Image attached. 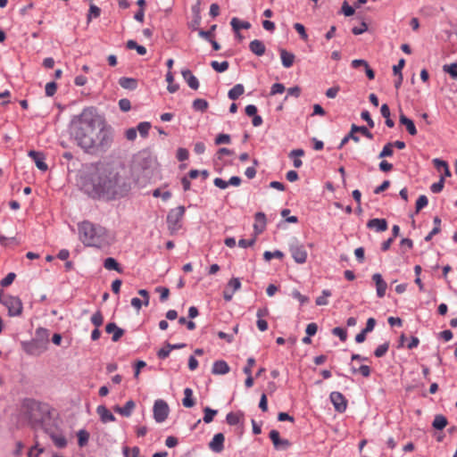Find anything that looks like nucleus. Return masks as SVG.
Segmentation results:
<instances>
[{"label":"nucleus","mask_w":457,"mask_h":457,"mask_svg":"<svg viewBox=\"0 0 457 457\" xmlns=\"http://www.w3.org/2000/svg\"><path fill=\"white\" fill-rule=\"evenodd\" d=\"M74 138L87 152L105 150L112 142V131L93 108L84 109L75 123Z\"/></svg>","instance_id":"f257e3e1"},{"label":"nucleus","mask_w":457,"mask_h":457,"mask_svg":"<svg viewBox=\"0 0 457 457\" xmlns=\"http://www.w3.org/2000/svg\"><path fill=\"white\" fill-rule=\"evenodd\" d=\"M82 189L92 197L112 199L123 193L122 178L110 164L97 163L81 178Z\"/></svg>","instance_id":"f03ea898"},{"label":"nucleus","mask_w":457,"mask_h":457,"mask_svg":"<svg viewBox=\"0 0 457 457\" xmlns=\"http://www.w3.org/2000/svg\"><path fill=\"white\" fill-rule=\"evenodd\" d=\"M79 240L86 246L102 248L110 245L109 234L105 228L85 220L78 225Z\"/></svg>","instance_id":"7ed1b4c3"},{"label":"nucleus","mask_w":457,"mask_h":457,"mask_svg":"<svg viewBox=\"0 0 457 457\" xmlns=\"http://www.w3.org/2000/svg\"><path fill=\"white\" fill-rule=\"evenodd\" d=\"M21 411L31 425H38L44 421L48 410L45 404L32 399H26L22 403Z\"/></svg>","instance_id":"20e7f679"},{"label":"nucleus","mask_w":457,"mask_h":457,"mask_svg":"<svg viewBox=\"0 0 457 457\" xmlns=\"http://www.w3.org/2000/svg\"><path fill=\"white\" fill-rule=\"evenodd\" d=\"M185 211L184 206H178L169 212L167 223L171 232H176L181 228V220L185 215Z\"/></svg>","instance_id":"39448f33"},{"label":"nucleus","mask_w":457,"mask_h":457,"mask_svg":"<svg viewBox=\"0 0 457 457\" xmlns=\"http://www.w3.org/2000/svg\"><path fill=\"white\" fill-rule=\"evenodd\" d=\"M22 349L29 355H39L46 349V340L40 341L32 339L30 341L21 343Z\"/></svg>","instance_id":"423d86ee"},{"label":"nucleus","mask_w":457,"mask_h":457,"mask_svg":"<svg viewBox=\"0 0 457 457\" xmlns=\"http://www.w3.org/2000/svg\"><path fill=\"white\" fill-rule=\"evenodd\" d=\"M2 303L8 309L10 316H20L22 313L23 305L19 297L8 295Z\"/></svg>","instance_id":"0eeeda50"},{"label":"nucleus","mask_w":457,"mask_h":457,"mask_svg":"<svg viewBox=\"0 0 457 457\" xmlns=\"http://www.w3.org/2000/svg\"><path fill=\"white\" fill-rule=\"evenodd\" d=\"M289 251L295 262L303 264L306 262L308 254L303 245L294 240L289 245Z\"/></svg>","instance_id":"6e6552de"},{"label":"nucleus","mask_w":457,"mask_h":457,"mask_svg":"<svg viewBox=\"0 0 457 457\" xmlns=\"http://www.w3.org/2000/svg\"><path fill=\"white\" fill-rule=\"evenodd\" d=\"M169 406L163 400H156L154 405V418L156 422H163L169 415Z\"/></svg>","instance_id":"1a4fd4ad"},{"label":"nucleus","mask_w":457,"mask_h":457,"mask_svg":"<svg viewBox=\"0 0 457 457\" xmlns=\"http://www.w3.org/2000/svg\"><path fill=\"white\" fill-rule=\"evenodd\" d=\"M240 287H241V282H240L239 278H231L228 282V285H227L226 288L223 291V297H224V299L227 302H229L232 299L234 294L238 289H240Z\"/></svg>","instance_id":"9d476101"},{"label":"nucleus","mask_w":457,"mask_h":457,"mask_svg":"<svg viewBox=\"0 0 457 457\" xmlns=\"http://www.w3.org/2000/svg\"><path fill=\"white\" fill-rule=\"evenodd\" d=\"M330 401L333 403L335 409L338 412H344L347 407V400L339 392H332L330 394Z\"/></svg>","instance_id":"9b49d317"},{"label":"nucleus","mask_w":457,"mask_h":457,"mask_svg":"<svg viewBox=\"0 0 457 457\" xmlns=\"http://www.w3.org/2000/svg\"><path fill=\"white\" fill-rule=\"evenodd\" d=\"M270 438L277 450H287L291 445V443L287 439L280 438L278 430H271L270 432Z\"/></svg>","instance_id":"f8f14e48"},{"label":"nucleus","mask_w":457,"mask_h":457,"mask_svg":"<svg viewBox=\"0 0 457 457\" xmlns=\"http://www.w3.org/2000/svg\"><path fill=\"white\" fill-rule=\"evenodd\" d=\"M29 156L31 157L32 160L35 162V164L38 170L42 171L47 170L48 166L45 162L46 158L43 153L32 150L29 152Z\"/></svg>","instance_id":"ddd939ff"},{"label":"nucleus","mask_w":457,"mask_h":457,"mask_svg":"<svg viewBox=\"0 0 457 457\" xmlns=\"http://www.w3.org/2000/svg\"><path fill=\"white\" fill-rule=\"evenodd\" d=\"M372 279L376 284L377 295L378 297L382 298L386 291L387 284L383 279L382 276L379 273H376L372 276Z\"/></svg>","instance_id":"4468645a"},{"label":"nucleus","mask_w":457,"mask_h":457,"mask_svg":"<svg viewBox=\"0 0 457 457\" xmlns=\"http://www.w3.org/2000/svg\"><path fill=\"white\" fill-rule=\"evenodd\" d=\"M224 441H225L224 435L222 433H218V434L214 435L213 438L209 443V447L212 451H213L215 453H220L224 448V446H223Z\"/></svg>","instance_id":"2eb2a0df"},{"label":"nucleus","mask_w":457,"mask_h":457,"mask_svg":"<svg viewBox=\"0 0 457 457\" xmlns=\"http://www.w3.org/2000/svg\"><path fill=\"white\" fill-rule=\"evenodd\" d=\"M367 227L375 229L377 232L386 231L388 228L387 222L385 219H371L368 221Z\"/></svg>","instance_id":"dca6fc26"},{"label":"nucleus","mask_w":457,"mask_h":457,"mask_svg":"<svg viewBox=\"0 0 457 457\" xmlns=\"http://www.w3.org/2000/svg\"><path fill=\"white\" fill-rule=\"evenodd\" d=\"M183 79L187 81L188 87L194 90L198 89L199 81L197 78L191 72V71L186 69L181 71Z\"/></svg>","instance_id":"f3484780"},{"label":"nucleus","mask_w":457,"mask_h":457,"mask_svg":"<svg viewBox=\"0 0 457 457\" xmlns=\"http://www.w3.org/2000/svg\"><path fill=\"white\" fill-rule=\"evenodd\" d=\"M105 331L108 334H112V341L117 342L124 335V330L119 328L115 323L111 322L105 326Z\"/></svg>","instance_id":"a211bd4d"},{"label":"nucleus","mask_w":457,"mask_h":457,"mask_svg":"<svg viewBox=\"0 0 457 457\" xmlns=\"http://www.w3.org/2000/svg\"><path fill=\"white\" fill-rule=\"evenodd\" d=\"M399 121H400V124L405 126V128L410 135H411V136L417 135V129H416L414 122L411 119L406 117L403 113L400 114Z\"/></svg>","instance_id":"6ab92c4d"},{"label":"nucleus","mask_w":457,"mask_h":457,"mask_svg":"<svg viewBox=\"0 0 457 457\" xmlns=\"http://www.w3.org/2000/svg\"><path fill=\"white\" fill-rule=\"evenodd\" d=\"M249 48L251 52L256 54L257 56L263 55L266 50L265 45L261 40L258 39L251 41L249 44Z\"/></svg>","instance_id":"aec40b11"},{"label":"nucleus","mask_w":457,"mask_h":457,"mask_svg":"<svg viewBox=\"0 0 457 457\" xmlns=\"http://www.w3.org/2000/svg\"><path fill=\"white\" fill-rule=\"evenodd\" d=\"M97 414L100 416L104 423L112 422L115 420L113 414L104 406H98L96 409Z\"/></svg>","instance_id":"412c9836"},{"label":"nucleus","mask_w":457,"mask_h":457,"mask_svg":"<svg viewBox=\"0 0 457 457\" xmlns=\"http://www.w3.org/2000/svg\"><path fill=\"white\" fill-rule=\"evenodd\" d=\"M229 367L224 361H217L213 363L212 372L217 375H224L228 373Z\"/></svg>","instance_id":"4be33fe9"},{"label":"nucleus","mask_w":457,"mask_h":457,"mask_svg":"<svg viewBox=\"0 0 457 457\" xmlns=\"http://www.w3.org/2000/svg\"><path fill=\"white\" fill-rule=\"evenodd\" d=\"M134 408L135 403L132 400H129L126 403V404L123 407L115 406L114 411L122 416L129 417Z\"/></svg>","instance_id":"5701e85b"},{"label":"nucleus","mask_w":457,"mask_h":457,"mask_svg":"<svg viewBox=\"0 0 457 457\" xmlns=\"http://www.w3.org/2000/svg\"><path fill=\"white\" fill-rule=\"evenodd\" d=\"M280 58L282 64L285 68H290L295 62V54L287 52L285 49L280 50Z\"/></svg>","instance_id":"b1692460"},{"label":"nucleus","mask_w":457,"mask_h":457,"mask_svg":"<svg viewBox=\"0 0 457 457\" xmlns=\"http://www.w3.org/2000/svg\"><path fill=\"white\" fill-rule=\"evenodd\" d=\"M266 218L264 213L257 212L255 214V223L253 225L254 229L257 233H262L265 228Z\"/></svg>","instance_id":"393cba45"},{"label":"nucleus","mask_w":457,"mask_h":457,"mask_svg":"<svg viewBox=\"0 0 457 457\" xmlns=\"http://www.w3.org/2000/svg\"><path fill=\"white\" fill-rule=\"evenodd\" d=\"M243 420H244V413L241 411L228 412L226 417L227 422L231 426L239 424Z\"/></svg>","instance_id":"a878e982"},{"label":"nucleus","mask_w":457,"mask_h":457,"mask_svg":"<svg viewBox=\"0 0 457 457\" xmlns=\"http://www.w3.org/2000/svg\"><path fill=\"white\" fill-rule=\"evenodd\" d=\"M182 403L186 408H191L195 404V402L193 398V390L189 387L184 389V398L182 400Z\"/></svg>","instance_id":"bb28decb"},{"label":"nucleus","mask_w":457,"mask_h":457,"mask_svg":"<svg viewBox=\"0 0 457 457\" xmlns=\"http://www.w3.org/2000/svg\"><path fill=\"white\" fill-rule=\"evenodd\" d=\"M230 25L233 30L237 33H238L241 29H248L251 28L250 22L240 21L236 17L232 18Z\"/></svg>","instance_id":"cd10ccee"},{"label":"nucleus","mask_w":457,"mask_h":457,"mask_svg":"<svg viewBox=\"0 0 457 457\" xmlns=\"http://www.w3.org/2000/svg\"><path fill=\"white\" fill-rule=\"evenodd\" d=\"M245 92V87L242 84L235 85L228 93V96L231 100H237Z\"/></svg>","instance_id":"c85d7f7f"},{"label":"nucleus","mask_w":457,"mask_h":457,"mask_svg":"<svg viewBox=\"0 0 457 457\" xmlns=\"http://www.w3.org/2000/svg\"><path fill=\"white\" fill-rule=\"evenodd\" d=\"M104 267L108 270H116L118 271L119 273H121L122 272V270L120 269V264L118 263V262L112 258V257H108L104 260Z\"/></svg>","instance_id":"c756f323"},{"label":"nucleus","mask_w":457,"mask_h":457,"mask_svg":"<svg viewBox=\"0 0 457 457\" xmlns=\"http://www.w3.org/2000/svg\"><path fill=\"white\" fill-rule=\"evenodd\" d=\"M119 84L121 87L126 89H135L137 82L135 79L122 77L119 79Z\"/></svg>","instance_id":"7c9ffc66"},{"label":"nucleus","mask_w":457,"mask_h":457,"mask_svg":"<svg viewBox=\"0 0 457 457\" xmlns=\"http://www.w3.org/2000/svg\"><path fill=\"white\" fill-rule=\"evenodd\" d=\"M303 154L304 151L303 149H295L290 152L289 157L294 159V166L295 168H300L303 165V162L298 157Z\"/></svg>","instance_id":"2f4dec72"},{"label":"nucleus","mask_w":457,"mask_h":457,"mask_svg":"<svg viewBox=\"0 0 457 457\" xmlns=\"http://www.w3.org/2000/svg\"><path fill=\"white\" fill-rule=\"evenodd\" d=\"M435 227L434 228H431V231L428 233V235L425 237L426 241H430L432 237L438 234L441 230V220L439 217L436 216L433 220Z\"/></svg>","instance_id":"473e14b6"},{"label":"nucleus","mask_w":457,"mask_h":457,"mask_svg":"<svg viewBox=\"0 0 457 457\" xmlns=\"http://www.w3.org/2000/svg\"><path fill=\"white\" fill-rule=\"evenodd\" d=\"M447 425V420L444 415H436L433 420L432 426L436 429H443Z\"/></svg>","instance_id":"72a5a7b5"},{"label":"nucleus","mask_w":457,"mask_h":457,"mask_svg":"<svg viewBox=\"0 0 457 457\" xmlns=\"http://www.w3.org/2000/svg\"><path fill=\"white\" fill-rule=\"evenodd\" d=\"M123 453L125 457H144L140 453V449L137 446L129 448L128 446L123 448Z\"/></svg>","instance_id":"f704fd0d"},{"label":"nucleus","mask_w":457,"mask_h":457,"mask_svg":"<svg viewBox=\"0 0 457 457\" xmlns=\"http://www.w3.org/2000/svg\"><path fill=\"white\" fill-rule=\"evenodd\" d=\"M77 436H78V444L80 447H83L87 444L88 439H89V434L87 431H86L84 429H80L78 432Z\"/></svg>","instance_id":"c9c22d12"},{"label":"nucleus","mask_w":457,"mask_h":457,"mask_svg":"<svg viewBox=\"0 0 457 457\" xmlns=\"http://www.w3.org/2000/svg\"><path fill=\"white\" fill-rule=\"evenodd\" d=\"M51 438L58 448H64L67 445V440L62 435L52 434Z\"/></svg>","instance_id":"e433bc0d"},{"label":"nucleus","mask_w":457,"mask_h":457,"mask_svg":"<svg viewBox=\"0 0 457 457\" xmlns=\"http://www.w3.org/2000/svg\"><path fill=\"white\" fill-rule=\"evenodd\" d=\"M208 102L202 98H197L193 102V108L195 111L204 112L208 108Z\"/></svg>","instance_id":"4c0bfd02"},{"label":"nucleus","mask_w":457,"mask_h":457,"mask_svg":"<svg viewBox=\"0 0 457 457\" xmlns=\"http://www.w3.org/2000/svg\"><path fill=\"white\" fill-rule=\"evenodd\" d=\"M331 295V292L329 290H323L322 295L316 298V304L319 306L327 305L328 303V298Z\"/></svg>","instance_id":"58836bf2"},{"label":"nucleus","mask_w":457,"mask_h":457,"mask_svg":"<svg viewBox=\"0 0 457 457\" xmlns=\"http://www.w3.org/2000/svg\"><path fill=\"white\" fill-rule=\"evenodd\" d=\"M211 66L212 68L218 71V72H224L228 70V62L227 61H224L222 62H219L217 61H212L211 62Z\"/></svg>","instance_id":"ea45409f"},{"label":"nucleus","mask_w":457,"mask_h":457,"mask_svg":"<svg viewBox=\"0 0 457 457\" xmlns=\"http://www.w3.org/2000/svg\"><path fill=\"white\" fill-rule=\"evenodd\" d=\"M127 47L129 49H136L140 55H144L146 54V48L143 46L137 45V42L134 40H129L127 42Z\"/></svg>","instance_id":"a19ab883"},{"label":"nucleus","mask_w":457,"mask_h":457,"mask_svg":"<svg viewBox=\"0 0 457 457\" xmlns=\"http://www.w3.org/2000/svg\"><path fill=\"white\" fill-rule=\"evenodd\" d=\"M443 71L448 73L453 79H457V62L444 65Z\"/></svg>","instance_id":"79ce46f5"},{"label":"nucleus","mask_w":457,"mask_h":457,"mask_svg":"<svg viewBox=\"0 0 457 457\" xmlns=\"http://www.w3.org/2000/svg\"><path fill=\"white\" fill-rule=\"evenodd\" d=\"M204 421L205 423H211L213 419H214V416L217 414V411L216 410H212L211 409L210 407H205L204 409Z\"/></svg>","instance_id":"37998d69"},{"label":"nucleus","mask_w":457,"mask_h":457,"mask_svg":"<svg viewBox=\"0 0 457 457\" xmlns=\"http://www.w3.org/2000/svg\"><path fill=\"white\" fill-rule=\"evenodd\" d=\"M283 256H284V253L278 250L275 251V252L266 251L263 253V258L266 262H270L273 258L282 259Z\"/></svg>","instance_id":"c03bdc74"},{"label":"nucleus","mask_w":457,"mask_h":457,"mask_svg":"<svg viewBox=\"0 0 457 457\" xmlns=\"http://www.w3.org/2000/svg\"><path fill=\"white\" fill-rule=\"evenodd\" d=\"M150 129H151V124L146 121L140 122L137 128V131L143 137H145L148 135Z\"/></svg>","instance_id":"a18cd8bd"},{"label":"nucleus","mask_w":457,"mask_h":457,"mask_svg":"<svg viewBox=\"0 0 457 457\" xmlns=\"http://www.w3.org/2000/svg\"><path fill=\"white\" fill-rule=\"evenodd\" d=\"M393 144L387 143L382 149V151L378 154V158H385L389 157L393 155Z\"/></svg>","instance_id":"49530a36"},{"label":"nucleus","mask_w":457,"mask_h":457,"mask_svg":"<svg viewBox=\"0 0 457 457\" xmlns=\"http://www.w3.org/2000/svg\"><path fill=\"white\" fill-rule=\"evenodd\" d=\"M388 348L389 343H384L378 345L374 352L375 356L378 358L383 357L388 351Z\"/></svg>","instance_id":"de8ad7c7"},{"label":"nucleus","mask_w":457,"mask_h":457,"mask_svg":"<svg viewBox=\"0 0 457 457\" xmlns=\"http://www.w3.org/2000/svg\"><path fill=\"white\" fill-rule=\"evenodd\" d=\"M91 322L96 326V328H99L102 326L104 322V317L100 311H97L96 313L93 314L91 317Z\"/></svg>","instance_id":"09e8293b"},{"label":"nucleus","mask_w":457,"mask_h":457,"mask_svg":"<svg viewBox=\"0 0 457 457\" xmlns=\"http://www.w3.org/2000/svg\"><path fill=\"white\" fill-rule=\"evenodd\" d=\"M15 278H16V274L13 272H10L0 281V285L3 287H9L13 282Z\"/></svg>","instance_id":"8fccbe9b"},{"label":"nucleus","mask_w":457,"mask_h":457,"mask_svg":"<svg viewBox=\"0 0 457 457\" xmlns=\"http://www.w3.org/2000/svg\"><path fill=\"white\" fill-rule=\"evenodd\" d=\"M332 334L340 338L341 341L345 342L347 338V332L345 329L337 327L332 329Z\"/></svg>","instance_id":"3c124183"},{"label":"nucleus","mask_w":457,"mask_h":457,"mask_svg":"<svg viewBox=\"0 0 457 457\" xmlns=\"http://www.w3.org/2000/svg\"><path fill=\"white\" fill-rule=\"evenodd\" d=\"M216 28H217L216 25H212L208 31L201 29V30H199L198 35L201 37L204 38L205 40L211 41L212 33L216 29Z\"/></svg>","instance_id":"603ef678"},{"label":"nucleus","mask_w":457,"mask_h":457,"mask_svg":"<svg viewBox=\"0 0 457 457\" xmlns=\"http://www.w3.org/2000/svg\"><path fill=\"white\" fill-rule=\"evenodd\" d=\"M428 200L426 195H420L416 202V212H419L421 209L428 205Z\"/></svg>","instance_id":"864d4df0"},{"label":"nucleus","mask_w":457,"mask_h":457,"mask_svg":"<svg viewBox=\"0 0 457 457\" xmlns=\"http://www.w3.org/2000/svg\"><path fill=\"white\" fill-rule=\"evenodd\" d=\"M445 179L444 177H441L440 180L436 183H434L430 187V190L435 193H440L444 188Z\"/></svg>","instance_id":"5fc2aeb1"},{"label":"nucleus","mask_w":457,"mask_h":457,"mask_svg":"<svg viewBox=\"0 0 457 457\" xmlns=\"http://www.w3.org/2000/svg\"><path fill=\"white\" fill-rule=\"evenodd\" d=\"M46 95L47 96H53L57 90V85L55 82H49L46 85Z\"/></svg>","instance_id":"6e6d98bb"},{"label":"nucleus","mask_w":457,"mask_h":457,"mask_svg":"<svg viewBox=\"0 0 457 457\" xmlns=\"http://www.w3.org/2000/svg\"><path fill=\"white\" fill-rule=\"evenodd\" d=\"M294 28L303 40H307L308 35H307V33L305 31V28L303 24L295 23Z\"/></svg>","instance_id":"4d7b16f0"},{"label":"nucleus","mask_w":457,"mask_h":457,"mask_svg":"<svg viewBox=\"0 0 457 457\" xmlns=\"http://www.w3.org/2000/svg\"><path fill=\"white\" fill-rule=\"evenodd\" d=\"M285 87L281 83H275L270 88V95L275 96L277 94H282L285 91Z\"/></svg>","instance_id":"13d9d810"},{"label":"nucleus","mask_w":457,"mask_h":457,"mask_svg":"<svg viewBox=\"0 0 457 457\" xmlns=\"http://www.w3.org/2000/svg\"><path fill=\"white\" fill-rule=\"evenodd\" d=\"M155 290L161 294L160 299L162 302H164L168 299L170 295V290L167 287H158Z\"/></svg>","instance_id":"bf43d9fd"},{"label":"nucleus","mask_w":457,"mask_h":457,"mask_svg":"<svg viewBox=\"0 0 457 457\" xmlns=\"http://www.w3.org/2000/svg\"><path fill=\"white\" fill-rule=\"evenodd\" d=\"M119 107L123 112H128L131 108L130 101L126 98H122L119 101Z\"/></svg>","instance_id":"052dcab7"},{"label":"nucleus","mask_w":457,"mask_h":457,"mask_svg":"<svg viewBox=\"0 0 457 457\" xmlns=\"http://www.w3.org/2000/svg\"><path fill=\"white\" fill-rule=\"evenodd\" d=\"M188 155V151L186 148H179L177 151V158L180 162L187 160Z\"/></svg>","instance_id":"680f3d73"},{"label":"nucleus","mask_w":457,"mask_h":457,"mask_svg":"<svg viewBox=\"0 0 457 457\" xmlns=\"http://www.w3.org/2000/svg\"><path fill=\"white\" fill-rule=\"evenodd\" d=\"M255 364V360L253 357H250L247 359V365L244 368V373L245 375H251L252 374V369Z\"/></svg>","instance_id":"e2e57ef3"},{"label":"nucleus","mask_w":457,"mask_h":457,"mask_svg":"<svg viewBox=\"0 0 457 457\" xmlns=\"http://www.w3.org/2000/svg\"><path fill=\"white\" fill-rule=\"evenodd\" d=\"M342 12L345 16H352L354 13V9L345 1L342 4Z\"/></svg>","instance_id":"0e129e2a"},{"label":"nucleus","mask_w":457,"mask_h":457,"mask_svg":"<svg viewBox=\"0 0 457 457\" xmlns=\"http://www.w3.org/2000/svg\"><path fill=\"white\" fill-rule=\"evenodd\" d=\"M229 142L230 137L227 134H220L215 139L217 145L228 144Z\"/></svg>","instance_id":"69168bd1"},{"label":"nucleus","mask_w":457,"mask_h":457,"mask_svg":"<svg viewBox=\"0 0 457 457\" xmlns=\"http://www.w3.org/2000/svg\"><path fill=\"white\" fill-rule=\"evenodd\" d=\"M317 330H318L317 324L312 322V323H310L307 325L305 332H306L307 336L312 337L317 333Z\"/></svg>","instance_id":"338daca9"},{"label":"nucleus","mask_w":457,"mask_h":457,"mask_svg":"<svg viewBox=\"0 0 457 457\" xmlns=\"http://www.w3.org/2000/svg\"><path fill=\"white\" fill-rule=\"evenodd\" d=\"M292 295L294 298L297 299L301 303H305L308 302V297L303 295L298 290H294L292 292Z\"/></svg>","instance_id":"774afa93"}]
</instances>
